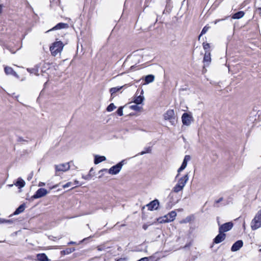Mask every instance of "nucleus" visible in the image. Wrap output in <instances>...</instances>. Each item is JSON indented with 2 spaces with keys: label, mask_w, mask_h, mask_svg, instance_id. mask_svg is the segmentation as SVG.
I'll use <instances>...</instances> for the list:
<instances>
[{
  "label": "nucleus",
  "mask_w": 261,
  "mask_h": 261,
  "mask_svg": "<svg viewBox=\"0 0 261 261\" xmlns=\"http://www.w3.org/2000/svg\"><path fill=\"white\" fill-rule=\"evenodd\" d=\"M25 207V205L24 203L21 204L14 212L13 215H17L22 213L24 211Z\"/></svg>",
  "instance_id": "nucleus-16"
},
{
  "label": "nucleus",
  "mask_w": 261,
  "mask_h": 261,
  "mask_svg": "<svg viewBox=\"0 0 261 261\" xmlns=\"http://www.w3.org/2000/svg\"><path fill=\"white\" fill-rule=\"evenodd\" d=\"M151 147H147L144 148V150L142 151L140 153H139L140 155H143L145 153H150L151 152Z\"/></svg>",
  "instance_id": "nucleus-28"
},
{
  "label": "nucleus",
  "mask_w": 261,
  "mask_h": 261,
  "mask_svg": "<svg viewBox=\"0 0 261 261\" xmlns=\"http://www.w3.org/2000/svg\"><path fill=\"white\" fill-rule=\"evenodd\" d=\"M48 192L44 188L39 189L36 192V193L32 196V199H38L41 198L48 194Z\"/></svg>",
  "instance_id": "nucleus-8"
},
{
  "label": "nucleus",
  "mask_w": 261,
  "mask_h": 261,
  "mask_svg": "<svg viewBox=\"0 0 261 261\" xmlns=\"http://www.w3.org/2000/svg\"><path fill=\"white\" fill-rule=\"evenodd\" d=\"M122 88V87H120L119 88H118V87L112 88L110 89V92L111 93V95H113L114 94H115L117 92L119 91Z\"/></svg>",
  "instance_id": "nucleus-29"
},
{
  "label": "nucleus",
  "mask_w": 261,
  "mask_h": 261,
  "mask_svg": "<svg viewBox=\"0 0 261 261\" xmlns=\"http://www.w3.org/2000/svg\"><path fill=\"white\" fill-rule=\"evenodd\" d=\"M3 5H0V13H2V8Z\"/></svg>",
  "instance_id": "nucleus-50"
},
{
  "label": "nucleus",
  "mask_w": 261,
  "mask_h": 261,
  "mask_svg": "<svg viewBox=\"0 0 261 261\" xmlns=\"http://www.w3.org/2000/svg\"><path fill=\"white\" fill-rule=\"evenodd\" d=\"M92 170V168H91V169H90V172H91Z\"/></svg>",
  "instance_id": "nucleus-54"
},
{
  "label": "nucleus",
  "mask_w": 261,
  "mask_h": 261,
  "mask_svg": "<svg viewBox=\"0 0 261 261\" xmlns=\"http://www.w3.org/2000/svg\"><path fill=\"white\" fill-rule=\"evenodd\" d=\"M107 171H108V170L107 169H103L99 171V173L103 172H106Z\"/></svg>",
  "instance_id": "nucleus-46"
},
{
  "label": "nucleus",
  "mask_w": 261,
  "mask_h": 261,
  "mask_svg": "<svg viewBox=\"0 0 261 261\" xmlns=\"http://www.w3.org/2000/svg\"><path fill=\"white\" fill-rule=\"evenodd\" d=\"M189 180V175L188 173L186 174L182 177L179 178L178 180L177 184L182 186L185 187L186 184H187V181Z\"/></svg>",
  "instance_id": "nucleus-14"
},
{
  "label": "nucleus",
  "mask_w": 261,
  "mask_h": 261,
  "mask_svg": "<svg viewBox=\"0 0 261 261\" xmlns=\"http://www.w3.org/2000/svg\"><path fill=\"white\" fill-rule=\"evenodd\" d=\"M117 113L120 116H122L123 115V107H119L118 108V109L117 111Z\"/></svg>",
  "instance_id": "nucleus-34"
},
{
  "label": "nucleus",
  "mask_w": 261,
  "mask_h": 261,
  "mask_svg": "<svg viewBox=\"0 0 261 261\" xmlns=\"http://www.w3.org/2000/svg\"><path fill=\"white\" fill-rule=\"evenodd\" d=\"M191 221V217L188 216V217H186L185 219L182 220L181 221V223H186L190 222Z\"/></svg>",
  "instance_id": "nucleus-35"
},
{
  "label": "nucleus",
  "mask_w": 261,
  "mask_h": 261,
  "mask_svg": "<svg viewBox=\"0 0 261 261\" xmlns=\"http://www.w3.org/2000/svg\"><path fill=\"white\" fill-rule=\"evenodd\" d=\"M154 80V76L152 74H149L145 77V81L146 84H149L153 82Z\"/></svg>",
  "instance_id": "nucleus-22"
},
{
  "label": "nucleus",
  "mask_w": 261,
  "mask_h": 261,
  "mask_svg": "<svg viewBox=\"0 0 261 261\" xmlns=\"http://www.w3.org/2000/svg\"><path fill=\"white\" fill-rule=\"evenodd\" d=\"M64 47L62 42L59 41L54 42L50 47V50L53 56H56L60 53Z\"/></svg>",
  "instance_id": "nucleus-2"
},
{
  "label": "nucleus",
  "mask_w": 261,
  "mask_h": 261,
  "mask_svg": "<svg viewBox=\"0 0 261 261\" xmlns=\"http://www.w3.org/2000/svg\"><path fill=\"white\" fill-rule=\"evenodd\" d=\"M97 250L98 251H103L105 249V247L104 246H98L97 247Z\"/></svg>",
  "instance_id": "nucleus-39"
},
{
  "label": "nucleus",
  "mask_w": 261,
  "mask_h": 261,
  "mask_svg": "<svg viewBox=\"0 0 261 261\" xmlns=\"http://www.w3.org/2000/svg\"><path fill=\"white\" fill-rule=\"evenodd\" d=\"M3 222V220H1V218H0V223H1V222Z\"/></svg>",
  "instance_id": "nucleus-52"
},
{
  "label": "nucleus",
  "mask_w": 261,
  "mask_h": 261,
  "mask_svg": "<svg viewBox=\"0 0 261 261\" xmlns=\"http://www.w3.org/2000/svg\"><path fill=\"white\" fill-rule=\"evenodd\" d=\"M185 169V168L182 167V166H180V168L178 169L177 170V172H178V174H177V175L176 176V177L175 178H177L179 175V173L182 171L183 170H184Z\"/></svg>",
  "instance_id": "nucleus-37"
},
{
  "label": "nucleus",
  "mask_w": 261,
  "mask_h": 261,
  "mask_svg": "<svg viewBox=\"0 0 261 261\" xmlns=\"http://www.w3.org/2000/svg\"><path fill=\"white\" fill-rule=\"evenodd\" d=\"M223 19H217L215 21V24L217 23L218 22H219L221 20H222Z\"/></svg>",
  "instance_id": "nucleus-47"
},
{
  "label": "nucleus",
  "mask_w": 261,
  "mask_h": 261,
  "mask_svg": "<svg viewBox=\"0 0 261 261\" xmlns=\"http://www.w3.org/2000/svg\"><path fill=\"white\" fill-rule=\"evenodd\" d=\"M184 188V187L177 184L172 189V192L176 193H178L179 192L181 191Z\"/></svg>",
  "instance_id": "nucleus-24"
},
{
  "label": "nucleus",
  "mask_w": 261,
  "mask_h": 261,
  "mask_svg": "<svg viewBox=\"0 0 261 261\" xmlns=\"http://www.w3.org/2000/svg\"><path fill=\"white\" fill-rule=\"evenodd\" d=\"M57 187V185L54 186L52 188V189L56 188Z\"/></svg>",
  "instance_id": "nucleus-51"
},
{
  "label": "nucleus",
  "mask_w": 261,
  "mask_h": 261,
  "mask_svg": "<svg viewBox=\"0 0 261 261\" xmlns=\"http://www.w3.org/2000/svg\"><path fill=\"white\" fill-rule=\"evenodd\" d=\"M5 72L7 75H13L16 78L18 79L19 77L18 74L12 68L8 66H6L5 67Z\"/></svg>",
  "instance_id": "nucleus-13"
},
{
  "label": "nucleus",
  "mask_w": 261,
  "mask_h": 261,
  "mask_svg": "<svg viewBox=\"0 0 261 261\" xmlns=\"http://www.w3.org/2000/svg\"><path fill=\"white\" fill-rule=\"evenodd\" d=\"M106 160V158L105 156H99L95 155L94 159V164H98L101 163L102 161H105Z\"/></svg>",
  "instance_id": "nucleus-18"
},
{
  "label": "nucleus",
  "mask_w": 261,
  "mask_h": 261,
  "mask_svg": "<svg viewBox=\"0 0 261 261\" xmlns=\"http://www.w3.org/2000/svg\"><path fill=\"white\" fill-rule=\"evenodd\" d=\"M144 97L142 95L136 96L134 98V102L137 105L141 104L144 100Z\"/></svg>",
  "instance_id": "nucleus-19"
},
{
  "label": "nucleus",
  "mask_w": 261,
  "mask_h": 261,
  "mask_svg": "<svg viewBox=\"0 0 261 261\" xmlns=\"http://www.w3.org/2000/svg\"><path fill=\"white\" fill-rule=\"evenodd\" d=\"M243 245V242L242 240H239L236 242L231 248V250L232 251H237L239 250Z\"/></svg>",
  "instance_id": "nucleus-12"
},
{
  "label": "nucleus",
  "mask_w": 261,
  "mask_h": 261,
  "mask_svg": "<svg viewBox=\"0 0 261 261\" xmlns=\"http://www.w3.org/2000/svg\"><path fill=\"white\" fill-rule=\"evenodd\" d=\"M27 71L31 73H34L35 74V75H39V73H38V68L37 67H35L34 68H27Z\"/></svg>",
  "instance_id": "nucleus-25"
},
{
  "label": "nucleus",
  "mask_w": 261,
  "mask_h": 261,
  "mask_svg": "<svg viewBox=\"0 0 261 261\" xmlns=\"http://www.w3.org/2000/svg\"><path fill=\"white\" fill-rule=\"evenodd\" d=\"M126 259L125 258H120L118 259H117L116 261H126Z\"/></svg>",
  "instance_id": "nucleus-44"
},
{
  "label": "nucleus",
  "mask_w": 261,
  "mask_h": 261,
  "mask_svg": "<svg viewBox=\"0 0 261 261\" xmlns=\"http://www.w3.org/2000/svg\"><path fill=\"white\" fill-rule=\"evenodd\" d=\"M245 15V13L244 11H239L236 13H234L232 16L231 18L234 19H238L242 18Z\"/></svg>",
  "instance_id": "nucleus-17"
},
{
  "label": "nucleus",
  "mask_w": 261,
  "mask_h": 261,
  "mask_svg": "<svg viewBox=\"0 0 261 261\" xmlns=\"http://www.w3.org/2000/svg\"><path fill=\"white\" fill-rule=\"evenodd\" d=\"M159 205V201L157 199H155L151 201L149 203L146 205L150 211L156 210L158 209Z\"/></svg>",
  "instance_id": "nucleus-10"
},
{
  "label": "nucleus",
  "mask_w": 261,
  "mask_h": 261,
  "mask_svg": "<svg viewBox=\"0 0 261 261\" xmlns=\"http://www.w3.org/2000/svg\"><path fill=\"white\" fill-rule=\"evenodd\" d=\"M203 48L205 50V51H209V48L210 47V45L209 43H203Z\"/></svg>",
  "instance_id": "nucleus-32"
},
{
  "label": "nucleus",
  "mask_w": 261,
  "mask_h": 261,
  "mask_svg": "<svg viewBox=\"0 0 261 261\" xmlns=\"http://www.w3.org/2000/svg\"><path fill=\"white\" fill-rule=\"evenodd\" d=\"M143 90H142V91H141V94H143Z\"/></svg>",
  "instance_id": "nucleus-53"
},
{
  "label": "nucleus",
  "mask_w": 261,
  "mask_h": 261,
  "mask_svg": "<svg viewBox=\"0 0 261 261\" xmlns=\"http://www.w3.org/2000/svg\"><path fill=\"white\" fill-rule=\"evenodd\" d=\"M181 120L184 125L189 126L193 121V117L191 115L187 113H185L182 115Z\"/></svg>",
  "instance_id": "nucleus-7"
},
{
  "label": "nucleus",
  "mask_w": 261,
  "mask_h": 261,
  "mask_svg": "<svg viewBox=\"0 0 261 261\" xmlns=\"http://www.w3.org/2000/svg\"><path fill=\"white\" fill-rule=\"evenodd\" d=\"M39 186H40V187L44 186H45V183L43 182H40L39 184Z\"/></svg>",
  "instance_id": "nucleus-45"
},
{
  "label": "nucleus",
  "mask_w": 261,
  "mask_h": 261,
  "mask_svg": "<svg viewBox=\"0 0 261 261\" xmlns=\"http://www.w3.org/2000/svg\"><path fill=\"white\" fill-rule=\"evenodd\" d=\"M259 251L261 252V248L259 250Z\"/></svg>",
  "instance_id": "nucleus-56"
},
{
  "label": "nucleus",
  "mask_w": 261,
  "mask_h": 261,
  "mask_svg": "<svg viewBox=\"0 0 261 261\" xmlns=\"http://www.w3.org/2000/svg\"><path fill=\"white\" fill-rule=\"evenodd\" d=\"M176 216V213L173 211L167 215L164 216L163 217L160 218L158 219V221L160 223H167L169 222L173 221Z\"/></svg>",
  "instance_id": "nucleus-3"
},
{
  "label": "nucleus",
  "mask_w": 261,
  "mask_h": 261,
  "mask_svg": "<svg viewBox=\"0 0 261 261\" xmlns=\"http://www.w3.org/2000/svg\"><path fill=\"white\" fill-rule=\"evenodd\" d=\"M56 175H58V172H65L70 169L69 163H63L55 165Z\"/></svg>",
  "instance_id": "nucleus-6"
},
{
  "label": "nucleus",
  "mask_w": 261,
  "mask_h": 261,
  "mask_svg": "<svg viewBox=\"0 0 261 261\" xmlns=\"http://www.w3.org/2000/svg\"><path fill=\"white\" fill-rule=\"evenodd\" d=\"M75 243H76L75 242L71 241V242H69L68 244L69 245H70V244H75Z\"/></svg>",
  "instance_id": "nucleus-48"
},
{
  "label": "nucleus",
  "mask_w": 261,
  "mask_h": 261,
  "mask_svg": "<svg viewBox=\"0 0 261 261\" xmlns=\"http://www.w3.org/2000/svg\"><path fill=\"white\" fill-rule=\"evenodd\" d=\"M190 159H191V156L190 155H185L181 166L186 168V167L187 166V163L190 160Z\"/></svg>",
  "instance_id": "nucleus-26"
},
{
  "label": "nucleus",
  "mask_w": 261,
  "mask_h": 261,
  "mask_svg": "<svg viewBox=\"0 0 261 261\" xmlns=\"http://www.w3.org/2000/svg\"><path fill=\"white\" fill-rule=\"evenodd\" d=\"M164 118L166 120H169L172 122V120L174 119V112L173 110H168L164 115Z\"/></svg>",
  "instance_id": "nucleus-9"
},
{
  "label": "nucleus",
  "mask_w": 261,
  "mask_h": 261,
  "mask_svg": "<svg viewBox=\"0 0 261 261\" xmlns=\"http://www.w3.org/2000/svg\"><path fill=\"white\" fill-rule=\"evenodd\" d=\"M259 9L261 10V8H259Z\"/></svg>",
  "instance_id": "nucleus-57"
},
{
  "label": "nucleus",
  "mask_w": 261,
  "mask_h": 261,
  "mask_svg": "<svg viewBox=\"0 0 261 261\" xmlns=\"http://www.w3.org/2000/svg\"><path fill=\"white\" fill-rule=\"evenodd\" d=\"M210 29V27L209 26H207V25H205L202 29L200 35L199 36V37H198V39H200V38L201 37V36L202 35H203V34H205L207 31L208 30V29Z\"/></svg>",
  "instance_id": "nucleus-30"
},
{
  "label": "nucleus",
  "mask_w": 261,
  "mask_h": 261,
  "mask_svg": "<svg viewBox=\"0 0 261 261\" xmlns=\"http://www.w3.org/2000/svg\"><path fill=\"white\" fill-rule=\"evenodd\" d=\"M83 178L86 180H89L90 179V175L88 174L85 176H83Z\"/></svg>",
  "instance_id": "nucleus-40"
},
{
  "label": "nucleus",
  "mask_w": 261,
  "mask_h": 261,
  "mask_svg": "<svg viewBox=\"0 0 261 261\" xmlns=\"http://www.w3.org/2000/svg\"><path fill=\"white\" fill-rule=\"evenodd\" d=\"M24 140L21 137H19L17 139V141L18 142H22V141H24Z\"/></svg>",
  "instance_id": "nucleus-41"
},
{
  "label": "nucleus",
  "mask_w": 261,
  "mask_h": 261,
  "mask_svg": "<svg viewBox=\"0 0 261 261\" xmlns=\"http://www.w3.org/2000/svg\"><path fill=\"white\" fill-rule=\"evenodd\" d=\"M15 185L18 187V188H21L25 186V182L23 179L19 178Z\"/></svg>",
  "instance_id": "nucleus-23"
},
{
  "label": "nucleus",
  "mask_w": 261,
  "mask_h": 261,
  "mask_svg": "<svg viewBox=\"0 0 261 261\" xmlns=\"http://www.w3.org/2000/svg\"><path fill=\"white\" fill-rule=\"evenodd\" d=\"M32 175H30V176H28V180H31L32 179Z\"/></svg>",
  "instance_id": "nucleus-49"
},
{
  "label": "nucleus",
  "mask_w": 261,
  "mask_h": 261,
  "mask_svg": "<svg viewBox=\"0 0 261 261\" xmlns=\"http://www.w3.org/2000/svg\"><path fill=\"white\" fill-rule=\"evenodd\" d=\"M75 182L76 183V184H78V181L75 180Z\"/></svg>",
  "instance_id": "nucleus-55"
},
{
  "label": "nucleus",
  "mask_w": 261,
  "mask_h": 261,
  "mask_svg": "<svg viewBox=\"0 0 261 261\" xmlns=\"http://www.w3.org/2000/svg\"><path fill=\"white\" fill-rule=\"evenodd\" d=\"M222 200H223V198L221 197V198H219L218 200H216V203H219L221 201H222Z\"/></svg>",
  "instance_id": "nucleus-43"
},
{
  "label": "nucleus",
  "mask_w": 261,
  "mask_h": 261,
  "mask_svg": "<svg viewBox=\"0 0 261 261\" xmlns=\"http://www.w3.org/2000/svg\"><path fill=\"white\" fill-rule=\"evenodd\" d=\"M75 250L74 248H67L64 251L65 254H69L71 252H73Z\"/></svg>",
  "instance_id": "nucleus-33"
},
{
  "label": "nucleus",
  "mask_w": 261,
  "mask_h": 261,
  "mask_svg": "<svg viewBox=\"0 0 261 261\" xmlns=\"http://www.w3.org/2000/svg\"><path fill=\"white\" fill-rule=\"evenodd\" d=\"M250 226L252 230H255L261 227V209L257 212L252 220Z\"/></svg>",
  "instance_id": "nucleus-1"
},
{
  "label": "nucleus",
  "mask_w": 261,
  "mask_h": 261,
  "mask_svg": "<svg viewBox=\"0 0 261 261\" xmlns=\"http://www.w3.org/2000/svg\"><path fill=\"white\" fill-rule=\"evenodd\" d=\"M225 238L226 234L225 233L219 232V233L214 239V243L216 244H219L224 241Z\"/></svg>",
  "instance_id": "nucleus-11"
},
{
  "label": "nucleus",
  "mask_w": 261,
  "mask_h": 261,
  "mask_svg": "<svg viewBox=\"0 0 261 261\" xmlns=\"http://www.w3.org/2000/svg\"><path fill=\"white\" fill-rule=\"evenodd\" d=\"M37 259L39 261H48L47 256L44 253L38 254L37 255Z\"/></svg>",
  "instance_id": "nucleus-20"
},
{
  "label": "nucleus",
  "mask_w": 261,
  "mask_h": 261,
  "mask_svg": "<svg viewBox=\"0 0 261 261\" xmlns=\"http://www.w3.org/2000/svg\"><path fill=\"white\" fill-rule=\"evenodd\" d=\"M218 225H219V232L224 233L230 230L233 227V223L231 222L225 223L223 224L220 225L219 222L218 221Z\"/></svg>",
  "instance_id": "nucleus-5"
},
{
  "label": "nucleus",
  "mask_w": 261,
  "mask_h": 261,
  "mask_svg": "<svg viewBox=\"0 0 261 261\" xmlns=\"http://www.w3.org/2000/svg\"><path fill=\"white\" fill-rule=\"evenodd\" d=\"M130 108L132 110H135L136 111H138V112L141 111L142 110V107L139 106H138V105H137L136 103H135V105H131L130 106Z\"/></svg>",
  "instance_id": "nucleus-27"
},
{
  "label": "nucleus",
  "mask_w": 261,
  "mask_h": 261,
  "mask_svg": "<svg viewBox=\"0 0 261 261\" xmlns=\"http://www.w3.org/2000/svg\"><path fill=\"white\" fill-rule=\"evenodd\" d=\"M68 28V24L67 23L60 22L58 23L56 25H55L54 28H53L51 29L48 30L47 32L53 31V30H57L62 29H65Z\"/></svg>",
  "instance_id": "nucleus-15"
},
{
  "label": "nucleus",
  "mask_w": 261,
  "mask_h": 261,
  "mask_svg": "<svg viewBox=\"0 0 261 261\" xmlns=\"http://www.w3.org/2000/svg\"><path fill=\"white\" fill-rule=\"evenodd\" d=\"M1 220H3V222H1L0 223H8V224H12L13 223V221L11 220H5V219H2V218H1Z\"/></svg>",
  "instance_id": "nucleus-36"
},
{
  "label": "nucleus",
  "mask_w": 261,
  "mask_h": 261,
  "mask_svg": "<svg viewBox=\"0 0 261 261\" xmlns=\"http://www.w3.org/2000/svg\"><path fill=\"white\" fill-rule=\"evenodd\" d=\"M116 108V107L114 105V103H112L108 106V107L107 108V110L108 112H112Z\"/></svg>",
  "instance_id": "nucleus-31"
},
{
  "label": "nucleus",
  "mask_w": 261,
  "mask_h": 261,
  "mask_svg": "<svg viewBox=\"0 0 261 261\" xmlns=\"http://www.w3.org/2000/svg\"><path fill=\"white\" fill-rule=\"evenodd\" d=\"M211 58L210 51H205L203 58V62L209 63L211 62Z\"/></svg>",
  "instance_id": "nucleus-21"
},
{
  "label": "nucleus",
  "mask_w": 261,
  "mask_h": 261,
  "mask_svg": "<svg viewBox=\"0 0 261 261\" xmlns=\"http://www.w3.org/2000/svg\"><path fill=\"white\" fill-rule=\"evenodd\" d=\"M125 160H122L115 166H112L108 170V172L112 175L118 174L121 170L123 165L124 164Z\"/></svg>",
  "instance_id": "nucleus-4"
},
{
  "label": "nucleus",
  "mask_w": 261,
  "mask_h": 261,
  "mask_svg": "<svg viewBox=\"0 0 261 261\" xmlns=\"http://www.w3.org/2000/svg\"><path fill=\"white\" fill-rule=\"evenodd\" d=\"M142 227L144 230H146L148 227V225L145 224L143 225Z\"/></svg>",
  "instance_id": "nucleus-42"
},
{
  "label": "nucleus",
  "mask_w": 261,
  "mask_h": 261,
  "mask_svg": "<svg viewBox=\"0 0 261 261\" xmlns=\"http://www.w3.org/2000/svg\"><path fill=\"white\" fill-rule=\"evenodd\" d=\"M71 185H72V183L71 182H68L66 183V184L63 185L62 187L64 189H65V188L69 187Z\"/></svg>",
  "instance_id": "nucleus-38"
}]
</instances>
